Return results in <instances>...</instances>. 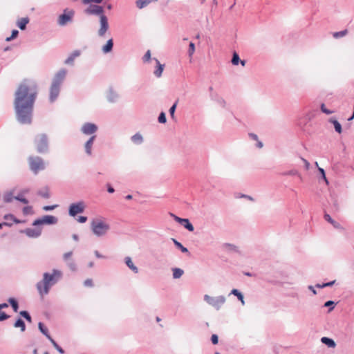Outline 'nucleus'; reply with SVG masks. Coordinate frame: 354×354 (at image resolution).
<instances>
[{
    "label": "nucleus",
    "mask_w": 354,
    "mask_h": 354,
    "mask_svg": "<svg viewBox=\"0 0 354 354\" xmlns=\"http://www.w3.org/2000/svg\"><path fill=\"white\" fill-rule=\"evenodd\" d=\"M8 301L10 304V305L11 306V307L12 308L13 310L15 313H17L19 309V304H18L17 300L13 297H10L8 299Z\"/></svg>",
    "instance_id": "473e14b6"
},
{
    "label": "nucleus",
    "mask_w": 354,
    "mask_h": 354,
    "mask_svg": "<svg viewBox=\"0 0 354 354\" xmlns=\"http://www.w3.org/2000/svg\"><path fill=\"white\" fill-rule=\"evenodd\" d=\"M37 97L35 83L24 80L15 93L13 102L15 118L21 124H30L32 121L34 104Z\"/></svg>",
    "instance_id": "f257e3e1"
},
{
    "label": "nucleus",
    "mask_w": 354,
    "mask_h": 354,
    "mask_svg": "<svg viewBox=\"0 0 354 354\" xmlns=\"http://www.w3.org/2000/svg\"><path fill=\"white\" fill-rule=\"evenodd\" d=\"M158 121L159 123L160 124H165L167 122V118H166V114L165 112L162 111L159 115H158Z\"/></svg>",
    "instance_id": "49530a36"
},
{
    "label": "nucleus",
    "mask_w": 354,
    "mask_h": 354,
    "mask_svg": "<svg viewBox=\"0 0 354 354\" xmlns=\"http://www.w3.org/2000/svg\"><path fill=\"white\" fill-rule=\"evenodd\" d=\"M180 224L183 225L189 232H193L194 230V225L188 218H183Z\"/></svg>",
    "instance_id": "b1692460"
},
{
    "label": "nucleus",
    "mask_w": 354,
    "mask_h": 354,
    "mask_svg": "<svg viewBox=\"0 0 354 354\" xmlns=\"http://www.w3.org/2000/svg\"><path fill=\"white\" fill-rule=\"evenodd\" d=\"M14 326L15 328H20L21 331L22 332L25 331L26 330V324L21 317L17 319V320L14 323Z\"/></svg>",
    "instance_id": "c756f323"
},
{
    "label": "nucleus",
    "mask_w": 354,
    "mask_h": 354,
    "mask_svg": "<svg viewBox=\"0 0 354 354\" xmlns=\"http://www.w3.org/2000/svg\"><path fill=\"white\" fill-rule=\"evenodd\" d=\"M84 9V14L89 16H98L99 17L105 15L104 8L102 6L95 3H88Z\"/></svg>",
    "instance_id": "6e6552de"
},
{
    "label": "nucleus",
    "mask_w": 354,
    "mask_h": 354,
    "mask_svg": "<svg viewBox=\"0 0 354 354\" xmlns=\"http://www.w3.org/2000/svg\"><path fill=\"white\" fill-rule=\"evenodd\" d=\"M10 317L5 312L0 310V322L5 321Z\"/></svg>",
    "instance_id": "4d7b16f0"
},
{
    "label": "nucleus",
    "mask_w": 354,
    "mask_h": 354,
    "mask_svg": "<svg viewBox=\"0 0 354 354\" xmlns=\"http://www.w3.org/2000/svg\"><path fill=\"white\" fill-rule=\"evenodd\" d=\"M328 122L333 124L335 132L340 134L342 133V127L335 117H331L328 119Z\"/></svg>",
    "instance_id": "dca6fc26"
},
{
    "label": "nucleus",
    "mask_w": 354,
    "mask_h": 354,
    "mask_svg": "<svg viewBox=\"0 0 354 354\" xmlns=\"http://www.w3.org/2000/svg\"><path fill=\"white\" fill-rule=\"evenodd\" d=\"M151 59V51L148 50L142 57L144 62H149Z\"/></svg>",
    "instance_id": "6e6d98bb"
},
{
    "label": "nucleus",
    "mask_w": 354,
    "mask_h": 354,
    "mask_svg": "<svg viewBox=\"0 0 354 354\" xmlns=\"http://www.w3.org/2000/svg\"><path fill=\"white\" fill-rule=\"evenodd\" d=\"M153 59L156 62V69L153 71V74L156 77H160L162 75V71L164 70L165 64H162L160 63L159 60L156 58H153Z\"/></svg>",
    "instance_id": "aec40b11"
},
{
    "label": "nucleus",
    "mask_w": 354,
    "mask_h": 354,
    "mask_svg": "<svg viewBox=\"0 0 354 354\" xmlns=\"http://www.w3.org/2000/svg\"><path fill=\"white\" fill-rule=\"evenodd\" d=\"M118 97L117 92L112 87H110L107 94V100L111 103H114L118 100Z\"/></svg>",
    "instance_id": "f3484780"
},
{
    "label": "nucleus",
    "mask_w": 354,
    "mask_h": 354,
    "mask_svg": "<svg viewBox=\"0 0 354 354\" xmlns=\"http://www.w3.org/2000/svg\"><path fill=\"white\" fill-rule=\"evenodd\" d=\"M3 218L6 220V221H8V218H10V221L12 222V223H20L21 221L19 219H17L13 214H7L6 215H4L3 216Z\"/></svg>",
    "instance_id": "ea45409f"
},
{
    "label": "nucleus",
    "mask_w": 354,
    "mask_h": 354,
    "mask_svg": "<svg viewBox=\"0 0 354 354\" xmlns=\"http://www.w3.org/2000/svg\"><path fill=\"white\" fill-rule=\"evenodd\" d=\"M336 303L334 301L328 300L324 304V307L328 308V313L331 312L335 307Z\"/></svg>",
    "instance_id": "e433bc0d"
},
{
    "label": "nucleus",
    "mask_w": 354,
    "mask_h": 354,
    "mask_svg": "<svg viewBox=\"0 0 354 354\" xmlns=\"http://www.w3.org/2000/svg\"><path fill=\"white\" fill-rule=\"evenodd\" d=\"M19 35V31L16 29L12 30L11 32V35L6 38V41H10L14 39L17 38Z\"/></svg>",
    "instance_id": "c03bdc74"
},
{
    "label": "nucleus",
    "mask_w": 354,
    "mask_h": 354,
    "mask_svg": "<svg viewBox=\"0 0 354 354\" xmlns=\"http://www.w3.org/2000/svg\"><path fill=\"white\" fill-rule=\"evenodd\" d=\"M73 16V10H71L67 11V9H66L64 10V12L59 16L57 19V24L61 26H64L68 23L72 21Z\"/></svg>",
    "instance_id": "9b49d317"
},
{
    "label": "nucleus",
    "mask_w": 354,
    "mask_h": 354,
    "mask_svg": "<svg viewBox=\"0 0 354 354\" xmlns=\"http://www.w3.org/2000/svg\"><path fill=\"white\" fill-rule=\"evenodd\" d=\"M97 131V126L91 122H85L81 128V131L85 135H91Z\"/></svg>",
    "instance_id": "ddd939ff"
},
{
    "label": "nucleus",
    "mask_w": 354,
    "mask_h": 354,
    "mask_svg": "<svg viewBox=\"0 0 354 354\" xmlns=\"http://www.w3.org/2000/svg\"><path fill=\"white\" fill-rule=\"evenodd\" d=\"M223 247L228 252H234L236 253H240V251L237 246L234 244L225 243L223 245Z\"/></svg>",
    "instance_id": "bb28decb"
},
{
    "label": "nucleus",
    "mask_w": 354,
    "mask_h": 354,
    "mask_svg": "<svg viewBox=\"0 0 354 354\" xmlns=\"http://www.w3.org/2000/svg\"><path fill=\"white\" fill-rule=\"evenodd\" d=\"M169 215L174 219L175 221H176L177 223H178L180 224V223H181V221L183 220V218H180L176 215H175L173 213H169Z\"/></svg>",
    "instance_id": "680f3d73"
},
{
    "label": "nucleus",
    "mask_w": 354,
    "mask_h": 354,
    "mask_svg": "<svg viewBox=\"0 0 354 354\" xmlns=\"http://www.w3.org/2000/svg\"><path fill=\"white\" fill-rule=\"evenodd\" d=\"M68 266L72 271H75L77 270V265L73 260L68 262Z\"/></svg>",
    "instance_id": "603ef678"
},
{
    "label": "nucleus",
    "mask_w": 354,
    "mask_h": 354,
    "mask_svg": "<svg viewBox=\"0 0 354 354\" xmlns=\"http://www.w3.org/2000/svg\"><path fill=\"white\" fill-rule=\"evenodd\" d=\"M335 282H336V281L333 280V281H330L326 282V283H317L315 285V287H317L318 288H324L326 287H330V286H333L335 283Z\"/></svg>",
    "instance_id": "79ce46f5"
},
{
    "label": "nucleus",
    "mask_w": 354,
    "mask_h": 354,
    "mask_svg": "<svg viewBox=\"0 0 354 354\" xmlns=\"http://www.w3.org/2000/svg\"><path fill=\"white\" fill-rule=\"evenodd\" d=\"M324 219L330 223L334 228L335 229H338V230H343L344 228L342 227V226L341 225V224L337 221H335L334 219H333L331 218V216L328 214H325L324 216Z\"/></svg>",
    "instance_id": "a211bd4d"
},
{
    "label": "nucleus",
    "mask_w": 354,
    "mask_h": 354,
    "mask_svg": "<svg viewBox=\"0 0 354 354\" xmlns=\"http://www.w3.org/2000/svg\"><path fill=\"white\" fill-rule=\"evenodd\" d=\"M211 97L212 100L216 101V102L221 106L224 107L225 106L226 102L225 100L219 97L218 95H212Z\"/></svg>",
    "instance_id": "f704fd0d"
},
{
    "label": "nucleus",
    "mask_w": 354,
    "mask_h": 354,
    "mask_svg": "<svg viewBox=\"0 0 354 354\" xmlns=\"http://www.w3.org/2000/svg\"><path fill=\"white\" fill-rule=\"evenodd\" d=\"M157 0H137L136 5L139 9H142L148 6L151 2L156 1Z\"/></svg>",
    "instance_id": "cd10ccee"
},
{
    "label": "nucleus",
    "mask_w": 354,
    "mask_h": 354,
    "mask_svg": "<svg viewBox=\"0 0 354 354\" xmlns=\"http://www.w3.org/2000/svg\"><path fill=\"white\" fill-rule=\"evenodd\" d=\"M54 347L60 354L65 353L64 350L58 344H56Z\"/></svg>",
    "instance_id": "0e129e2a"
},
{
    "label": "nucleus",
    "mask_w": 354,
    "mask_h": 354,
    "mask_svg": "<svg viewBox=\"0 0 354 354\" xmlns=\"http://www.w3.org/2000/svg\"><path fill=\"white\" fill-rule=\"evenodd\" d=\"M124 262L127 265V266L134 273H138V268L137 266H136L132 260H131V258L129 257H125L124 259Z\"/></svg>",
    "instance_id": "5701e85b"
},
{
    "label": "nucleus",
    "mask_w": 354,
    "mask_h": 354,
    "mask_svg": "<svg viewBox=\"0 0 354 354\" xmlns=\"http://www.w3.org/2000/svg\"><path fill=\"white\" fill-rule=\"evenodd\" d=\"M21 233L26 234V235L30 238H37L41 234V229H32V228H26L24 230L21 231Z\"/></svg>",
    "instance_id": "4468645a"
},
{
    "label": "nucleus",
    "mask_w": 354,
    "mask_h": 354,
    "mask_svg": "<svg viewBox=\"0 0 354 354\" xmlns=\"http://www.w3.org/2000/svg\"><path fill=\"white\" fill-rule=\"evenodd\" d=\"M95 138H96L95 135L91 136L84 145L85 152L88 156H91L92 154V147H93V142L95 140Z\"/></svg>",
    "instance_id": "2eb2a0df"
},
{
    "label": "nucleus",
    "mask_w": 354,
    "mask_h": 354,
    "mask_svg": "<svg viewBox=\"0 0 354 354\" xmlns=\"http://www.w3.org/2000/svg\"><path fill=\"white\" fill-rule=\"evenodd\" d=\"M93 233L97 237L104 236L110 230V225L101 218H93L91 223Z\"/></svg>",
    "instance_id": "20e7f679"
},
{
    "label": "nucleus",
    "mask_w": 354,
    "mask_h": 354,
    "mask_svg": "<svg viewBox=\"0 0 354 354\" xmlns=\"http://www.w3.org/2000/svg\"><path fill=\"white\" fill-rule=\"evenodd\" d=\"M211 342L212 344L216 345L218 343V337L216 334H213L211 336Z\"/></svg>",
    "instance_id": "13d9d810"
},
{
    "label": "nucleus",
    "mask_w": 354,
    "mask_h": 354,
    "mask_svg": "<svg viewBox=\"0 0 354 354\" xmlns=\"http://www.w3.org/2000/svg\"><path fill=\"white\" fill-rule=\"evenodd\" d=\"M239 62H241V59L239 54L236 52H234L231 59L232 64L234 66H237L239 64Z\"/></svg>",
    "instance_id": "a19ab883"
},
{
    "label": "nucleus",
    "mask_w": 354,
    "mask_h": 354,
    "mask_svg": "<svg viewBox=\"0 0 354 354\" xmlns=\"http://www.w3.org/2000/svg\"><path fill=\"white\" fill-rule=\"evenodd\" d=\"M73 254V252L70 251L64 254L63 259L64 261H67Z\"/></svg>",
    "instance_id": "69168bd1"
},
{
    "label": "nucleus",
    "mask_w": 354,
    "mask_h": 354,
    "mask_svg": "<svg viewBox=\"0 0 354 354\" xmlns=\"http://www.w3.org/2000/svg\"><path fill=\"white\" fill-rule=\"evenodd\" d=\"M13 196L12 193L7 194L4 196L3 200L6 203H10L12 201Z\"/></svg>",
    "instance_id": "5fc2aeb1"
},
{
    "label": "nucleus",
    "mask_w": 354,
    "mask_h": 354,
    "mask_svg": "<svg viewBox=\"0 0 354 354\" xmlns=\"http://www.w3.org/2000/svg\"><path fill=\"white\" fill-rule=\"evenodd\" d=\"M318 171H319V174H321L322 179H323L326 182V184H328V180L326 176L325 170L323 168L318 167Z\"/></svg>",
    "instance_id": "8fccbe9b"
},
{
    "label": "nucleus",
    "mask_w": 354,
    "mask_h": 354,
    "mask_svg": "<svg viewBox=\"0 0 354 354\" xmlns=\"http://www.w3.org/2000/svg\"><path fill=\"white\" fill-rule=\"evenodd\" d=\"M15 199L24 204H28L29 203L28 200L24 197V195H23V193H19L16 196H15Z\"/></svg>",
    "instance_id": "58836bf2"
},
{
    "label": "nucleus",
    "mask_w": 354,
    "mask_h": 354,
    "mask_svg": "<svg viewBox=\"0 0 354 354\" xmlns=\"http://www.w3.org/2000/svg\"><path fill=\"white\" fill-rule=\"evenodd\" d=\"M29 21L30 19L28 17H23L17 21V26L20 30H24L26 29L27 24L29 23Z\"/></svg>",
    "instance_id": "412c9836"
},
{
    "label": "nucleus",
    "mask_w": 354,
    "mask_h": 354,
    "mask_svg": "<svg viewBox=\"0 0 354 354\" xmlns=\"http://www.w3.org/2000/svg\"><path fill=\"white\" fill-rule=\"evenodd\" d=\"M84 286L86 287H93V282L91 279H87L84 281Z\"/></svg>",
    "instance_id": "052dcab7"
},
{
    "label": "nucleus",
    "mask_w": 354,
    "mask_h": 354,
    "mask_svg": "<svg viewBox=\"0 0 354 354\" xmlns=\"http://www.w3.org/2000/svg\"><path fill=\"white\" fill-rule=\"evenodd\" d=\"M58 222V218L53 215H44L42 217L35 219L33 223V226H39L41 225H55Z\"/></svg>",
    "instance_id": "9d476101"
},
{
    "label": "nucleus",
    "mask_w": 354,
    "mask_h": 354,
    "mask_svg": "<svg viewBox=\"0 0 354 354\" xmlns=\"http://www.w3.org/2000/svg\"><path fill=\"white\" fill-rule=\"evenodd\" d=\"M86 208L85 203L80 201L71 203L68 207V215L71 217H75L78 214H82Z\"/></svg>",
    "instance_id": "1a4fd4ad"
},
{
    "label": "nucleus",
    "mask_w": 354,
    "mask_h": 354,
    "mask_svg": "<svg viewBox=\"0 0 354 354\" xmlns=\"http://www.w3.org/2000/svg\"><path fill=\"white\" fill-rule=\"evenodd\" d=\"M174 245L179 249L183 253H189V250L187 248L183 246L181 243L178 241L176 239L172 238L171 239Z\"/></svg>",
    "instance_id": "7c9ffc66"
},
{
    "label": "nucleus",
    "mask_w": 354,
    "mask_h": 354,
    "mask_svg": "<svg viewBox=\"0 0 354 354\" xmlns=\"http://www.w3.org/2000/svg\"><path fill=\"white\" fill-rule=\"evenodd\" d=\"M298 174V171L295 169L289 170L288 171L282 173L283 176H295Z\"/></svg>",
    "instance_id": "864d4df0"
},
{
    "label": "nucleus",
    "mask_w": 354,
    "mask_h": 354,
    "mask_svg": "<svg viewBox=\"0 0 354 354\" xmlns=\"http://www.w3.org/2000/svg\"><path fill=\"white\" fill-rule=\"evenodd\" d=\"M174 279H179L184 273L181 268H175L172 269Z\"/></svg>",
    "instance_id": "c9c22d12"
},
{
    "label": "nucleus",
    "mask_w": 354,
    "mask_h": 354,
    "mask_svg": "<svg viewBox=\"0 0 354 354\" xmlns=\"http://www.w3.org/2000/svg\"><path fill=\"white\" fill-rule=\"evenodd\" d=\"M113 48V40L112 38L107 40L106 43L102 46V50L104 54L109 53Z\"/></svg>",
    "instance_id": "6ab92c4d"
},
{
    "label": "nucleus",
    "mask_w": 354,
    "mask_h": 354,
    "mask_svg": "<svg viewBox=\"0 0 354 354\" xmlns=\"http://www.w3.org/2000/svg\"><path fill=\"white\" fill-rule=\"evenodd\" d=\"M321 342L328 348H333L336 346V343L332 338L328 337H323L321 338Z\"/></svg>",
    "instance_id": "4be33fe9"
},
{
    "label": "nucleus",
    "mask_w": 354,
    "mask_h": 354,
    "mask_svg": "<svg viewBox=\"0 0 354 354\" xmlns=\"http://www.w3.org/2000/svg\"><path fill=\"white\" fill-rule=\"evenodd\" d=\"M81 54L80 50H74L69 56L65 60V64H69L73 62L74 59L78 56H80Z\"/></svg>",
    "instance_id": "a878e982"
},
{
    "label": "nucleus",
    "mask_w": 354,
    "mask_h": 354,
    "mask_svg": "<svg viewBox=\"0 0 354 354\" xmlns=\"http://www.w3.org/2000/svg\"><path fill=\"white\" fill-rule=\"evenodd\" d=\"M195 52V44L194 42L190 41L189 44L188 48V55L189 57H192L193 54Z\"/></svg>",
    "instance_id": "de8ad7c7"
},
{
    "label": "nucleus",
    "mask_w": 354,
    "mask_h": 354,
    "mask_svg": "<svg viewBox=\"0 0 354 354\" xmlns=\"http://www.w3.org/2000/svg\"><path fill=\"white\" fill-rule=\"evenodd\" d=\"M203 299L209 305L214 307L217 310L221 308V306L225 304L226 301L225 297L223 295L211 297L208 295H205Z\"/></svg>",
    "instance_id": "0eeeda50"
},
{
    "label": "nucleus",
    "mask_w": 354,
    "mask_h": 354,
    "mask_svg": "<svg viewBox=\"0 0 354 354\" xmlns=\"http://www.w3.org/2000/svg\"><path fill=\"white\" fill-rule=\"evenodd\" d=\"M106 186H107V192L109 193L112 194L115 192L114 188L110 184H107Z\"/></svg>",
    "instance_id": "774afa93"
},
{
    "label": "nucleus",
    "mask_w": 354,
    "mask_h": 354,
    "mask_svg": "<svg viewBox=\"0 0 354 354\" xmlns=\"http://www.w3.org/2000/svg\"><path fill=\"white\" fill-rule=\"evenodd\" d=\"M178 100H177L174 104L173 105L170 107L169 110V114H170V116L172 119H174V113H175V111H176V107H177V104H178Z\"/></svg>",
    "instance_id": "a18cd8bd"
},
{
    "label": "nucleus",
    "mask_w": 354,
    "mask_h": 354,
    "mask_svg": "<svg viewBox=\"0 0 354 354\" xmlns=\"http://www.w3.org/2000/svg\"><path fill=\"white\" fill-rule=\"evenodd\" d=\"M38 328L39 331L46 337L50 335L48 329L47 328V327L45 326V325L42 322H40L38 323Z\"/></svg>",
    "instance_id": "72a5a7b5"
},
{
    "label": "nucleus",
    "mask_w": 354,
    "mask_h": 354,
    "mask_svg": "<svg viewBox=\"0 0 354 354\" xmlns=\"http://www.w3.org/2000/svg\"><path fill=\"white\" fill-rule=\"evenodd\" d=\"M66 73L67 71L65 68H62L55 75L50 87L49 100L50 102H54L58 97Z\"/></svg>",
    "instance_id": "7ed1b4c3"
},
{
    "label": "nucleus",
    "mask_w": 354,
    "mask_h": 354,
    "mask_svg": "<svg viewBox=\"0 0 354 354\" xmlns=\"http://www.w3.org/2000/svg\"><path fill=\"white\" fill-rule=\"evenodd\" d=\"M37 195L46 199L50 197L49 189L47 187H46L44 189L39 190L37 192Z\"/></svg>",
    "instance_id": "2f4dec72"
},
{
    "label": "nucleus",
    "mask_w": 354,
    "mask_h": 354,
    "mask_svg": "<svg viewBox=\"0 0 354 354\" xmlns=\"http://www.w3.org/2000/svg\"><path fill=\"white\" fill-rule=\"evenodd\" d=\"M230 295H233L241 302L243 305L245 304L243 294L238 289L234 288L231 290Z\"/></svg>",
    "instance_id": "393cba45"
},
{
    "label": "nucleus",
    "mask_w": 354,
    "mask_h": 354,
    "mask_svg": "<svg viewBox=\"0 0 354 354\" xmlns=\"http://www.w3.org/2000/svg\"><path fill=\"white\" fill-rule=\"evenodd\" d=\"M87 219V217L85 216H79L77 221L80 223H84L86 222Z\"/></svg>",
    "instance_id": "e2e57ef3"
},
{
    "label": "nucleus",
    "mask_w": 354,
    "mask_h": 354,
    "mask_svg": "<svg viewBox=\"0 0 354 354\" xmlns=\"http://www.w3.org/2000/svg\"><path fill=\"white\" fill-rule=\"evenodd\" d=\"M301 160H302V161H303V162H304V163L305 169H306V170L309 169V167H310V163H309V162H308L307 160H306V159H304V158H301Z\"/></svg>",
    "instance_id": "338daca9"
},
{
    "label": "nucleus",
    "mask_w": 354,
    "mask_h": 354,
    "mask_svg": "<svg viewBox=\"0 0 354 354\" xmlns=\"http://www.w3.org/2000/svg\"><path fill=\"white\" fill-rule=\"evenodd\" d=\"M57 207V205H45L43 207V209L44 211H52L55 209Z\"/></svg>",
    "instance_id": "bf43d9fd"
},
{
    "label": "nucleus",
    "mask_w": 354,
    "mask_h": 354,
    "mask_svg": "<svg viewBox=\"0 0 354 354\" xmlns=\"http://www.w3.org/2000/svg\"><path fill=\"white\" fill-rule=\"evenodd\" d=\"M348 34L347 29L343 30L342 31L335 32L333 34V36L335 39H339L340 37H342Z\"/></svg>",
    "instance_id": "37998d69"
},
{
    "label": "nucleus",
    "mask_w": 354,
    "mask_h": 354,
    "mask_svg": "<svg viewBox=\"0 0 354 354\" xmlns=\"http://www.w3.org/2000/svg\"><path fill=\"white\" fill-rule=\"evenodd\" d=\"M99 19L100 28L97 35L99 37H103L109 28V19L106 15L100 17Z\"/></svg>",
    "instance_id": "f8f14e48"
},
{
    "label": "nucleus",
    "mask_w": 354,
    "mask_h": 354,
    "mask_svg": "<svg viewBox=\"0 0 354 354\" xmlns=\"http://www.w3.org/2000/svg\"><path fill=\"white\" fill-rule=\"evenodd\" d=\"M103 2V0H82L84 4L95 3L100 4Z\"/></svg>",
    "instance_id": "3c124183"
},
{
    "label": "nucleus",
    "mask_w": 354,
    "mask_h": 354,
    "mask_svg": "<svg viewBox=\"0 0 354 354\" xmlns=\"http://www.w3.org/2000/svg\"><path fill=\"white\" fill-rule=\"evenodd\" d=\"M30 169L34 174H37L39 171L45 169L44 160L39 156H30L28 158Z\"/></svg>",
    "instance_id": "423d86ee"
},
{
    "label": "nucleus",
    "mask_w": 354,
    "mask_h": 354,
    "mask_svg": "<svg viewBox=\"0 0 354 354\" xmlns=\"http://www.w3.org/2000/svg\"><path fill=\"white\" fill-rule=\"evenodd\" d=\"M34 143L36 150L39 153L44 154L49 151L48 138L46 133L39 134L35 136Z\"/></svg>",
    "instance_id": "39448f33"
},
{
    "label": "nucleus",
    "mask_w": 354,
    "mask_h": 354,
    "mask_svg": "<svg viewBox=\"0 0 354 354\" xmlns=\"http://www.w3.org/2000/svg\"><path fill=\"white\" fill-rule=\"evenodd\" d=\"M19 315L24 318L27 322H32V317L30 315V313L27 310H21L19 312Z\"/></svg>",
    "instance_id": "4c0bfd02"
},
{
    "label": "nucleus",
    "mask_w": 354,
    "mask_h": 354,
    "mask_svg": "<svg viewBox=\"0 0 354 354\" xmlns=\"http://www.w3.org/2000/svg\"><path fill=\"white\" fill-rule=\"evenodd\" d=\"M62 277V272L53 269L52 272H44L43 279L38 281L36 288L40 296L43 297L49 293L51 287L55 286Z\"/></svg>",
    "instance_id": "f03ea898"
},
{
    "label": "nucleus",
    "mask_w": 354,
    "mask_h": 354,
    "mask_svg": "<svg viewBox=\"0 0 354 354\" xmlns=\"http://www.w3.org/2000/svg\"><path fill=\"white\" fill-rule=\"evenodd\" d=\"M131 140L136 145H140L143 142V138L140 133H136L131 137Z\"/></svg>",
    "instance_id": "c85d7f7f"
},
{
    "label": "nucleus",
    "mask_w": 354,
    "mask_h": 354,
    "mask_svg": "<svg viewBox=\"0 0 354 354\" xmlns=\"http://www.w3.org/2000/svg\"><path fill=\"white\" fill-rule=\"evenodd\" d=\"M320 109H321L322 113H325L326 115H329V114H331V113H334V111L328 109L326 107L325 104H324V103L321 104Z\"/></svg>",
    "instance_id": "09e8293b"
}]
</instances>
